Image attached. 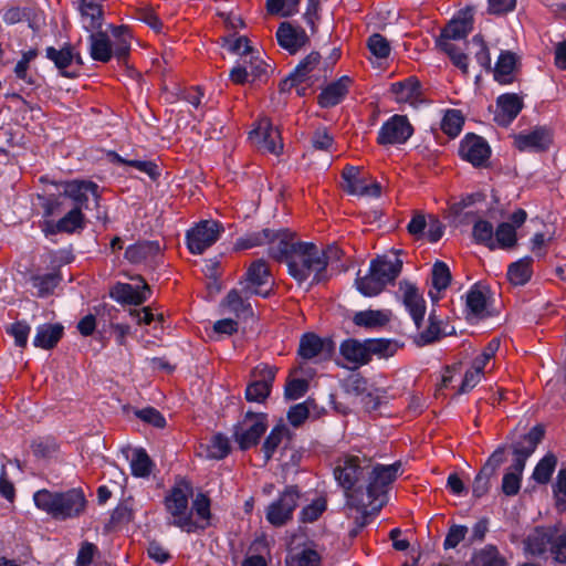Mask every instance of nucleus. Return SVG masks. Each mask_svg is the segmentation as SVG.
I'll list each match as a JSON object with an SVG mask.
<instances>
[{
    "mask_svg": "<svg viewBox=\"0 0 566 566\" xmlns=\"http://www.w3.org/2000/svg\"><path fill=\"white\" fill-rule=\"evenodd\" d=\"M298 499L300 493L294 486L286 488L280 496L268 506L265 512L266 521L275 527L285 525L292 520Z\"/></svg>",
    "mask_w": 566,
    "mask_h": 566,
    "instance_id": "obj_6",
    "label": "nucleus"
},
{
    "mask_svg": "<svg viewBox=\"0 0 566 566\" xmlns=\"http://www.w3.org/2000/svg\"><path fill=\"white\" fill-rule=\"evenodd\" d=\"M88 42L90 55L93 60L106 63L114 56L112 41L105 32L92 31Z\"/></svg>",
    "mask_w": 566,
    "mask_h": 566,
    "instance_id": "obj_32",
    "label": "nucleus"
},
{
    "mask_svg": "<svg viewBox=\"0 0 566 566\" xmlns=\"http://www.w3.org/2000/svg\"><path fill=\"white\" fill-rule=\"evenodd\" d=\"M557 458L553 453H547L535 467L532 478L541 484H545L556 468Z\"/></svg>",
    "mask_w": 566,
    "mask_h": 566,
    "instance_id": "obj_45",
    "label": "nucleus"
},
{
    "mask_svg": "<svg viewBox=\"0 0 566 566\" xmlns=\"http://www.w3.org/2000/svg\"><path fill=\"white\" fill-rule=\"evenodd\" d=\"M57 230L65 233H73L84 228V214L80 208L71 209L63 218L56 222Z\"/></svg>",
    "mask_w": 566,
    "mask_h": 566,
    "instance_id": "obj_44",
    "label": "nucleus"
},
{
    "mask_svg": "<svg viewBox=\"0 0 566 566\" xmlns=\"http://www.w3.org/2000/svg\"><path fill=\"white\" fill-rule=\"evenodd\" d=\"M340 250L329 247L326 251L311 242H298L286 260L290 275L298 283L312 279L311 284L325 279L324 272L329 262L338 260Z\"/></svg>",
    "mask_w": 566,
    "mask_h": 566,
    "instance_id": "obj_2",
    "label": "nucleus"
},
{
    "mask_svg": "<svg viewBox=\"0 0 566 566\" xmlns=\"http://www.w3.org/2000/svg\"><path fill=\"white\" fill-rule=\"evenodd\" d=\"M400 291L402 293V302L412 317L417 327H420V324L423 319L426 313V302L422 298L421 294L418 292L417 287L408 282H400Z\"/></svg>",
    "mask_w": 566,
    "mask_h": 566,
    "instance_id": "obj_23",
    "label": "nucleus"
},
{
    "mask_svg": "<svg viewBox=\"0 0 566 566\" xmlns=\"http://www.w3.org/2000/svg\"><path fill=\"white\" fill-rule=\"evenodd\" d=\"M463 116L458 109H450L441 120V129L449 136L455 137L462 129Z\"/></svg>",
    "mask_w": 566,
    "mask_h": 566,
    "instance_id": "obj_54",
    "label": "nucleus"
},
{
    "mask_svg": "<svg viewBox=\"0 0 566 566\" xmlns=\"http://www.w3.org/2000/svg\"><path fill=\"white\" fill-rule=\"evenodd\" d=\"M350 82L348 76H343L329 84L318 96L319 105L326 108L337 105L347 94Z\"/></svg>",
    "mask_w": 566,
    "mask_h": 566,
    "instance_id": "obj_33",
    "label": "nucleus"
},
{
    "mask_svg": "<svg viewBox=\"0 0 566 566\" xmlns=\"http://www.w3.org/2000/svg\"><path fill=\"white\" fill-rule=\"evenodd\" d=\"M321 557L312 547L291 548L286 556L287 566H318Z\"/></svg>",
    "mask_w": 566,
    "mask_h": 566,
    "instance_id": "obj_38",
    "label": "nucleus"
},
{
    "mask_svg": "<svg viewBox=\"0 0 566 566\" xmlns=\"http://www.w3.org/2000/svg\"><path fill=\"white\" fill-rule=\"evenodd\" d=\"M413 134V127L405 115H394L386 120L379 132L377 142L380 145H401L405 144Z\"/></svg>",
    "mask_w": 566,
    "mask_h": 566,
    "instance_id": "obj_8",
    "label": "nucleus"
},
{
    "mask_svg": "<svg viewBox=\"0 0 566 566\" xmlns=\"http://www.w3.org/2000/svg\"><path fill=\"white\" fill-rule=\"evenodd\" d=\"M368 353L369 357L371 355H380V356H391L396 350V345L389 339L378 338V339H367Z\"/></svg>",
    "mask_w": 566,
    "mask_h": 566,
    "instance_id": "obj_61",
    "label": "nucleus"
},
{
    "mask_svg": "<svg viewBox=\"0 0 566 566\" xmlns=\"http://www.w3.org/2000/svg\"><path fill=\"white\" fill-rule=\"evenodd\" d=\"M401 463L377 464L369 469V461L358 455L339 459L334 475L345 490L346 505L361 514L360 526L368 515L377 514L387 503V488L395 481Z\"/></svg>",
    "mask_w": 566,
    "mask_h": 566,
    "instance_id": "obj_1",
    "label": "nucleus"
},
{
    "mask_svg": "<svg viewBox=\"0 0 566 566\" xmlns=\"http://www.w3.org/2000/svg\"><path fill=\"white\" fill-rule=\"evenodd\" d=\"M390 92L397 103L409 104L412 107L422 103L420 83L415 77L391 84Z\"/></svg>",
    "mask_w": 566,
    "mask_h": 566,
    "instance_id": "obj_24",
    "label": "nucleus"
},
{
    "mask_svg": "<svg viewBox=\"0 0 566 566\" xmlns=\"http://www.w3.org/2000/svg\"><path fill=\"white\" fill-rule=\"evenodd\" d=\"M472 234L478 243L485 244L491 250L495 249L494 230L493 226L489 221H475Z\"/></svg>",
    "mask_w": 566,
    "mask_h": 566,
    "instance_id": "obj_50",
    "label": "nucleus"
},
{
    "mask_svg": "<svg viewBox=\"0 0 566 566\" xmlns=\"http://www.w3.org/2000/svg\"><path fill=\"white\" fill-rule=\"evenodd\" d=\"M298 242L295 240L294 233L287 229L272 230V235H269V242H266L268 253L277 261L286 262L292 249Z\"/></svg>",
    "mask_w": 566,
    "mask_h": 566,
    "instance_id": "obj_17",
    "label": "nucleus"
},
{
    "mask_svg": "<svg viewBox=\"0 0 566 566\" xmlns=\"http://www.w3.org/2000/svg\"><path fill=\"white\" fill-rule=\"evenodd\" d=\"M192 494L191 484L186 480H179L165 496V507L169 514V523L186 532H192L197 527L192 520V510L188 505L189 497Z\"/></svg>",
    "mask_w": 566,
    "mask_h": 566,
    "instance_id": "obj_4",
    "label": "nucleus"
},
{
    "mask_svg": "<svg viewBox=\"0 0 566 566\" xmlns=\"http://www.w3.org/2000/svg\"><path fill=\"white\" fill-rule=\"evenodd\" d=\"M370 388L368 381L358 374L352 375L345 382V390L348 395L360 399L364 395H367V390Z\"/></svg>",
    "mask_w": 566,
    "mask_h": 566,
    "instance_id": "obj_60",
    "label": "nucleus"
},
{
    "mask_svg": "<svg viewBox=\"0 0 566 566\" xmlns=\"http://www.w3.org/2000/svg\"><path fill=\"white\" fill-rule=\"evenodd\" d=\"M287 434V428L284 424L275 426L268 438L265 439L262 450L264 452L265 461H269L273 455L276 448L282 442L283 438Z\"/></svg>",
    "mask_w": 566,
    "mask_h": 566,
    "instance_id": "obj_51",
    "label": "nucleus"
},
{
    "mask_svg": "<svg viewBox=\"0 0 566 566\" xmlns=\"http://www.w3.org/2000/svg\"><path fill=\"white\" fill-rule=\"evenodd\" d=\"M276 39L284 50L295 54L308 42V36L304 29L291 22H282L276 31Z\"/></svg>",
    "mask_w": 566,
    "mask_h": 566,
    "instance_id": "obj_19",
    "label": "nucleus"
},
{
    "mask_svg": "<svg viewBox=\"0 0 566 566\" xmlns=\"http://www.w3.org/2000/svg\"><path fill=\"white\" fill-rule=\"evenodd\" d=\"M261 379L254 380L245 389V398L253 402H263L270 395L275 377L274 369L268 366L258 368Z\"/></svg>",
    "mask_w": 566,
    "mask_h": 566,
    "instance_id": "obj_26",
    "label": "nucleus"
},
{
    "mask_svg": "<svg viewBox=\"0 0 566 566\" xmlns=\"http://www.w3.org/2000/svg\"><path fill=\"white\" fill-rule=\"evenodd\" d=\"M319 54L317 52L310 53L300 64L296 66L294 72L285 80V84L289 82L291 85H296L305 82L310 78L311 73L317 67L319 63Z\"/></svg>",
    "mask_w": 566,
    "mask_h": 566,
    "instance_id": "obj_37",
    "label": "nucleus"
},
{
    "mask_svg": "<svg viewBox=\"0 0 566 566\" xmlns=\"http://www.w3.org/2000/svg\"><path fill=\"white\" fill-rule=\"evenodd\" d=\"M245 296L260 295L268 297L271 292V274L268 264L260 259L251 263L245 279L240 282Z\"/></svg>",
    "mask_w": 566,
    "mask_h": 566,
    "instance_id": "obj_7",
    "label": "nucleus"
},
{
    "mask_svg": "<svg viewBox=\"0 0 566 566\" xmlns=\"http://www.w3.org/2000/svg\"><path fill=\"white\" fill-rule=\"evenodd\" d=\"M160 250L157 241H143L129 245L125 251V258L132 263H139L157 255Z\"/></svg>",
    "mask_w": 566,
    "mask_h": 566,
    "instance_id": "obj_36",
    "label": "nucleus"
},
{
    "mask_svg": "<svg viewBox=\"0 0 566 566\" xmlns=\"http://www.w3.org/2000/svg\"><path fill=\"white\" fill-rule=\"evenodd\" d=\"M266 424L261 415L248 412L242 426L234 432L235 441L242 450H247L259 442L261 436L265 432Z\"/></svg>",
    "mask_w": 566,
    "mask_h": 566,
    "instance_id": "obj_12",
    "label": "nucleus"
},
{
    "mask_svg": "<svg viewBox=\"0 0 566 566\" xmlns=\"http://www.w3.org/2000/svg\"><path fill=\"white\" fill-rule=\"evenodd\" d=\"M266 9L271 14L290 17L297 12L298 0H266Z\"/></svg>",
    "mask_w": 566,
    "mask_h": 566,
    "instance_id": "obj_55",
    "label": "nucleus"
},
{
    "mask_svg": "<svg viewBox=\"0 0 566 566\" xmlns=\"http://www.w3.org/2000/svg\"><path fill=\"white\" fill-rule=\"evenodd\" d=\"M513 144L520 151L541 153L548 149L553 142L552 132L545 126L513 135Z\"/></svg>",
    "mask_w": 566,
    "mask_h": 566,
    "instance_id": "obj_11",
    "label": "nucleus"
},
{
    "mask_svg": "<svg viewBox=\"0 0 566 566\" xmlns=\"http://www.w3.org/2000/svg\"><path fill=\"white\" fill-rule=\"evenodd\" d=\"M402 261L398 254L378 256L370 262V270H373L386 284L396 280L400 274Z\"/></svg>",
    "mask_w": 566,
    "mask_h": 566,
    "instance_id": "obj_28",
    "label": "nucleus"
},
{
    "mask_svg": "<svg viewBox=\"0 0 566 566\" xmlns=\"http://www.w3.org/2000/svg\"><path fill=\"white\" fill-rule=\"evenodd\" d=\"M473 28V13L471 9L462 10L454 17L447 27L441 31L437 39V45L442 42H451L452 40H461L468 36Z\"/></svg>",
    "mask_w": 566,
    "mask_h": 566,
    "instance_id": "obj_13",
    "label": "nucleus"
},
{
    "mask_svg": "<svg viewBox=\"0 0 566 566\" xmlns=\"http://www.w3.org/2000/svg\"><path fill=\"white\" fill-rule=\"evenodd\" d=\"M368 48L373 55L378 59H385L390 53L389 42L380 34L375 33L368 39Z\"/></svg>",
    "mask_w": 566,
    "mask_h": 566,
    "instance_id": "obj_63",
    "label": "nucleus"
},
{
    "mask_svg": "<svg viewBox=\"0 0 566 566\" xmlns=\"http://www.w3.org/2000/svg\"><path fill=\"white\" fill-rule=\"evenodd\" d=\"M326 500L324 497H317L313 500L310 504L305 505L300 512V521L302 523H313L318 520V517L326 510Z\"/></svg>",
    "mask_w": 566,
    "mask_h": 566,
    "instance_id": "obj_52",
    "label": "nucleus"
},
{
    "mask_svg": "<svg viewBox=\"0 0 566 566\" xmlns=\"http://www.w3.org/2000/svg\"><path fill=\"white\" fill-rule=\"evenodd\" d=\"M335 349L334 343L328 338H321L315 334L303 335L300 340L298 354L304 359H326Z\"/></svg>",
    "mask_w": 566,
    "mask_h": 566,
    "instance_id": "obj_16",
    "label": "nucleus"
},
{
    "mask_svg": "<svg viewBox=\"0 0 566 566\" xmlns=\"http://www.w3.org/2000/svg\"><path fill=\"white\" fill-rule=\"evenodd\" d=\"M524 470L517 471L515 463L509 468V471L503 475L502 479V491L505 495L512 496L518 493L521 488V478Z\"/></svg>",
    "mask_w": 566,
    "mask_h": 566,
    "instance_id": "obj_53",
    "label": "nucleus"
},
{
    "mask_svg": "<svg viewBox=\"0 0 566 566\" xmlns=\"http://www.w3.org/2000/svg\"><path fill=\"white\" fill-rule=\"evenodd\" d=\"M46 57L51 60L61 71L66 69L73 60H75L78 64L83 63L81 55L74 54L73 49L70 45H65L60 50H56L52 46L48 48ZM62 74L67 75L65 72H62Z\"/></svg>",
    "mask_w": 566,
    "mask_h": 566,
    "instance_id": "obj_39",
    "label": "nucleus"
},
{
    "mask_svg": "<svg viewBox=\"0 0 566 566\" xmlns=\"http://www.w3.org/2000/svg\"><path fill=\"white\" fill-rule=\"evenodd\" d=\"M60 277L57 274H45L32 279L33 287L36 289L40 297L48 296L57 286Z\"/></svg>",
    "mask_w": 566,
    "mask_h": 566,
    "instance_id": "obj_56",
    "label": "nucleus"
},
{
    "mask_svg": "<svg viewBox=\"0 0 566 566\" xmlns=\"http://www.w3.org/2000/svg\"><path fill=\"white\" fill-rule=\"evenodd\" d=\"M63 195L72 199L75 203V208H85L90 197H93L96 201L99 196L97 193L98 186L88 180H72L61 184Z\"/></svg>",
    "mask_w": 566,
    "mask_h": 566,
    "instance_id": "obj_18",
    "label": "nucleus"
},
{
    "mask_svg": "<svg viewBox=\"0 0 566 566\" xmlns=\"http://www.w3.org/2000/svg\"><path fill=\"white\" fill-rule=\"evenodd\" d=\"M112 34L114 38V41H112L114 56L119 61L126 59L130 50L132 39L128 28L124 25L113 28Z\"/></svg>",
    "mask_w": 566,
    "mask_h": 566,
    "instance_id": "obj_40",
    "label": "nucleus"
},
{
    "mask_svg": "<svg viewBox=\"0 0 566 566\" xmlns=\"http://www.w3.org/2000/svg\"><path fill=\"white\" fill-rule=\"evenodd\" d=\"M150 294L149 286L143 282L142 289L136 285H130L127 283H117L111 291V296L124 304H142L144 303Z\"/></svg>",
    "mask_w": 566,
    "mask_h": 566,
    "instance_id": "obj_25",
    "label": "nucleus"
},
{
    "mask_svg": "<svg viewBox=\"0 0 566 566\" xmlns=\"http://www.w3.org/2000/svg\"><path fill=\"white\" fill-rule=\"evenodd\" d=\"M230 452V444L227 437L216 434L207 449V457L210 459L221 460Z\"/></svg>",
    "mask_w": 566,
    "mask_h": 566,
    "instance_id": "obj_58",
    "label": "nucleus"
},
{
    "mask_svg": "<svg viewBox=\"0 0 566 566\" xmlns=\"http://www.w3.org/2000/svg\"><path fill=\"white\" fill-rule=\"evenodd\" d=\"M223 227L214 220H205L187 231V245L191 253L201 254L217 242Z\"/></svg>",
    "mask_w": 566,
    "mask_h": 566,
    "instance_id": "obj_5",
    "label": "nucleus"
},
{
    "mask_svg": "<svg viewBox=\"0 0 566 566\" xmlns=\"http://www.w3.org/2000/svg\"><path fill=\"white\" fill-rule=\"evenodd\" d=\"M250 296H245L241 290L233 289L228 292L222 300L221 306L229 313L234 314L238 318L253 317V310L248 302Z\"/></svg>",
    "mask_w": 566,
    "mask_h": 566,
    "instance_id": "obj_29",
    "label": "nucleus"
},
{
    "mask_svg": "<svg viewBox=\"0 0 566 566\" xmlns=\"http://www.w3.org/2000/svg\"><path fill=\"white\" fill-rule=\"evenodd\" d=\"M357 290L364 296L378 295L387 285L373 270L369 269L368 273L361 277L356 279Z\"/></svg>",
    "mask_w": 566,
    "mask_h": 566,
    "instance_id": "obj_43",
    "label": "nucleus"
},
{
    "mask_svg": "<svg viewBox=\"0 0 566 566\" xmlns=\"http://www.w3.org/2000/svg\"><path fill=\"white\" fill-rule=\"evenodd\" d=\"M151 460L143 449H136L130 460L132 473L138 478H146L151 471Z\"/></svg>",
    "mask_w": 566,
    "mask_h": 566,
    "instance_id": "obj_48",
    "label": "nucleus"
},
{
    "mask_svg": "<svg viewBox=\"0 0 566 566\" xmlns=\"http://www.w3.org/2000/svg\"><path fill=\"white\" fill-rule=\"evenodd\" d=\"M503 461L504 448L499 447L488 459L473 481L472 492L474 496L481 497L489 492L490 480L495 474L496 470L503 463Z\"/></svg>",
    "mask_w": 566,
    "mask_h": 566,
    "instance_id": "obj_15",
    "label": "nucleus"
},
{
    "mask_svg": "<svg viewBox=\"0 0 566 566\" xmlns=\"http://www.w3.org/2000/svg\"><path fill=\"white\" fill-rule=\"evenodd\" d=\"M391 312L389 310H366L357 312L353 322L359 327L367 329H377L390 322Z\"/></svg>",
    "mask_w": 566,
    "mask_h": 566,
    "instance_id": "obj_30",
    "label": "nucleus"
},
{
    "mask_svg": "<svg viewBox=\"0 0 566 566\" xmlns=\"http://www.w3.org/2000/svg\"><path fill=\"white\" fill-rule=\"evenodd\" d=\"M517 55L511 51H502L493 69L494 80L501 84L514 81Z\"/></svg>",
    "mask_w": 566,
    "mask_h": 566,
    "instance_id": "obj_31",
    "label": "nucleus"
},
{
    "mask_svg": "<svg viewBox=\"0 0 566 566\" xmlns=\"http://www.w3.org/2000/svg\"><path fill=\"white\" fill-rule=\"evenodd\" d=\"M339 352L342 357L350 364L349 368L353 369L366 365L370 360L366 340L346 339L340 344Z\"/></svg>",
    "mask_w": 566,
    "mask_h": 566,
    "instance_id": "obj_27",
    "label": "nucleus"
},
{
    "mask_svg": "<svg viewBox=\"0 0 566 566\" xmlns=\"http://www.w3.org/2000/svg\"><path fill=\"white\" fill-rule=\"evenodd\" d=\"M114 160L118 164L130 166L146 174L151 179H156L159 175L157 165L150 160H126L117 154H113Z\"/></svg>",
    "mask_w": 566,
    "mask_h": 566,
    "instance_id": "obj_59",
    "label": "nucleus"
},
{
    "mask_svg": "<svg viewBox=\"0 0 566 566\" xmlns=\"http://www.w3.org/2000/svg\"><path fill=\"white\" fill-rule=\"evenodd\" d=\"M63 334V326L60 324H43L36 327L33 345L43 349L54 347Z\"/></svg>",
    "mask_w": 566,
    "mask_h": 566,
    "instance_id": "obj_35",
    "label": "nucleus"
},
{
    "mask_svg": "<svg viewBox=\"0 0 566 566\" xmlns=\"http://www.w3.org/2000/svg\"><path fill=\"white\" fill-rule=\"evenodd\" d=\"M451 281V273L444 262L437 261L432 268V285L440 292L446 290Z\"/></svg>",
    "mask_w": 566,
    "mask_h": 566,
    "instance_id": "obj_57",
    "label": "nucleus"
},
{
    "mask_svg": "<svg viewBox=\"0 0 566 566\" xmlns=\"http://www.w3.org/2000/svg\"><path fill=\"white\" fill-rule=\"evenodd\" d=\"M475 566H506L505 559L495 546L488 545L474 556Z\"/></svg>",
    "mask_w": 566,
    "mask_h": 566,
    "instance_id": "obj_49",
    "label": "nucleus"
},
{
    "mask_svg": "<svg viewBox=\"0 0 566 566\" xmlns=\"http://www.w3.org/2000/svg\"><path fill=\"white\" fill-rule=\"evenodd\" d=\"M549 553L554 556L555 560L566 563V533L556 527L554 541L549 546Z\"/></svg>",
    "mask_w": 566,
    "mask_h": 566,
    "instance_id": "obj_64",
    "label": "nucleus"
},
{
    "mask_svg": "<svg viewBox=\"0 0 566 566\" xmlns=\"http://www.w3.org/2000/svg\"><path fill=\"white\" fill-rule=\"evenodd\" d=\"M543 437L544 428L542 426H535L527 434L523 436L521 440L513 444V463H515L517 471L524 470L526 460L533 454Z\"/></svg>",
    "mask_w": 566,
    "mask_h": 566,
    "instance_id": "obj_14",
    "label": "nucleus"
},
{
    "mask_svg": "<svg viewBox=\"0 0 566 566\" xmlns=\"http://www.w3.org/2000/svg\"><path fill=\"white\" fill-rule=\"evenodd\" d=\"M78 10L86 31L92 32L102 27L103 12L96 0H80Z\"/></svg>",
    "mask_w": 566,
    "mask_h": 566,
    "instance_id": "obj_34",
    "label": "nucleus"
},
{
    "mask_svg": "<svg viewBox=\"0 0 566 566\" xmlns=\"http://www.w3.org/2000/svg\"><path fill=\"white\" fill-rule=\"evenodd\" d=\"M495 248L509 249L516 243V229L510 222H502L494 231Z\"/></svg>",
    "mask_w": 566,
    "mask_h": 566,
    "instance_id": "obj_47",
    "label": "nucleus"
},
{
    "mask_svg": "<svg viewBox=\"0 0 566 566\" xmlns=\"http://www.w3.org/2000/svg\"><path fill=\"white\" fill-rule=\"evenodd\" d=\"M459 154L473 166H481L490 157V147L482 137L468 135L460 144Z\"/></svg>",
    "mask_w": 566,
    "mask_h": 566,
    "instance_id": "obj_20",
    "label": "nucleus"
},
{
    "mask_svg": "<svg viewBox=\"0 0 566 566\" xmlns=\"http://www.w3.org/2000/svg\"><path fill=\"white\" fill-rule=\"evenodd\" d=\"M249 137L253 145L261 151L279 155L283 149L280 132L272 126L268 118L260 119Z\"/></svg>",
    "mask_w": 566,
    "mask_h": 566,
    "instance_id": "obj_10",
    "label": "nucleus"
},
{
    "mask_svg": "<svg viewBox=\"0 0 566 566\" xmlns=\"http://www.w3.org/2000/svg\"><path fill=\"white\" fill-rule=\"evenodd\" d=\"M344 189L354 196L378 197L380 185L376 181L368 184L369 178L357 166H346L342 172Z\"/></svg>",
    "mask_w": 566,
    "mask_h": 566,
    "instance_id": "obj_9",
    "label": "nucleus"
},
{
    "mask_svg": "<svg viewBox=\"0 0 566 566\" xmlns=\"http://www.w3.org/2000/svg\"><path fill=\"white\" fill-rule=\"evenodd\" d=\"M35 506L59 521L80 516L86 505L84 493L80 489L65 492L39 490L33 495Z\"/></svg>",
    "mask_w": 566,
    "mask_h": 566,
    "instance_id": "obj_3",
    "label": "nucleus"
},
{
    "mask_svg": "<svg viewBox=\"0 0 566 566\" xmlns=\"http://www.w3.org/2000/svg\"><path fill=\"white\" fill-rule=\"evenodd\" d=\"M533 259L525 256L514 263H512L507 271V277L514 285H523L531 279Z\"/></svg>",
    "mask_w": 566,
    "mask_h": 566,
    "instance_id": "obj_42",
    "label": "nucleus"
},
{
    "mask_svg": "<svg viewBox=\"0 0 566 566\" xmlns=\"http://www.w3.org/2000/svg\"><path fill=\"white\" fill-rule=\"evenodd\" d=\"M522 108L523 101L517 94H502L496 99L494 120L501 126H507L517 117Z\"/></svg>",
    "mask_w": 566,
    "mask_h": 566,
    "instance_id": "obj_21",
    "label": "nucleus"
},
{
    "mask_svg": "<svg viewBox=\"0 0 566 566\" xmlns=\"http://www.w3.org/2000/svg\"><path fill=\"white\" fill-rule=\"evenodd\" d=\"M269 235H272L271 229H263L261 231L248 233L237 240L234 248L235 250H244L266 245V242H269Z\"/></svg>",
    "mask_w": 566,
    "mask_h": 566,
    "instance_id": "obj_46",
    "label": "nucleus"
},
{
    "mask_svg": "<svg viewBox=\"0 0 566 566\" xmlns=\"http://www.w3.org/2000/svg\"><path fill=\"white\" fill-rule=\"evenodd\" d=\"M437 46L447 53L452 60L453 64L458 66L463 73L468 72V56L458 51L452 42L444 41L441 45Z\"/></svg>",
    "mask_w": 566,
    "mask_h": 566,
    "instance_id": "obj_62",
    "label": "nucleus"
},
{
    "mask_svg": "<svg viewBox=\"0 0 566 566\" xmlns=\"http://www.w3.org/2000/svg\"><path fill=\"white\" fill-rule=\"evenodd\" d=\"M555 526L536 527L524 541L526 553L534 556H543L549 553V546L554 541Z\"/></svg>",
    "mask_w": 566,
    "mask_h": 566,
    "instance_id": "obj_22",
    "label": "nucleus"
},
{
    "mask_svg": "<svg viewBox=\"0 0 566 566\" xmlns=\"http://www.w3.org/2000/svg\"><path fill=\"white\" fill-rule=\"evenodd\" d=\"M465 305L468 315L484 317L486 315V296L478 285L467 293Z\"/></svg>",
    "mask_w": 566,
    "mask_h": 566,
    "instance_id": "obj_41",
    "label": "nucleus"
}]
</instances>
